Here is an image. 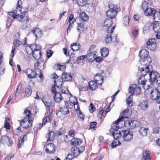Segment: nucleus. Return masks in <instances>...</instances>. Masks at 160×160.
Returning a JSON list of instances; mask_svg holds the SVG:
<instances>
[{
    "mask_svg": "<svg viewBox=\"0 0 160 160\" xmlns=\"http://www.w3.org/2000/svg\"><path fill=\"white\" fill-rule=\"evenodd\" d=\"M32 93V90L30 86H27L25 89V94L24 97L26 98L30 96Z\"/></svg>",
    "mask_w": 160,
    "mask_h": 160,
    "instance_id": "obj_33",
    "label": "nucleus"
},
{
    "mask_svg": "<svg viewBox=\"0 0 160 160\" xmlns=\"http://www.w3.org/2000/svg\"><path fill=\"white\" fill-rule=\"evenodd\" d=\"M153 31L156 33H159L160 32V22H156L152 24Z\"/></svg>",
    "mask_w": 160,
    "mask_h": 160,
    "instance_id": "obj_19",
    "label": "nucleus"
},
{
    "mask_svg": "<svg viewBox=\"0 0 160 160\" xmlns=\"http://www.w3.org/2000/svg\"><path fill=\"white\" fill-rule=\"evenodd\" d=\"M105 41L107 43H110L112 41L113 42H117V36L116 35L114 36L112 38L111 35L108 34L105 38Z\"/></svg>",
    "mask_w": 160,
    "mask_h": 160,
    "instance_id": "obj_25",
    "label": "nucleus"
},
{
    "mask_svg": "<svg viewBox=\"0 0 160 160\" xmlns=\"http://www.w3.org/2000/svg\"><path fill=\"white\" fill-rule=\"evenodd\" d=\"M143 160H150V153L148 150H145L143 153Z\"/></svg>",
    "mask_w": 160,
    "mask_h": 160,
    "instance_id": "obj_27",
    "label": "nucleus"
},
{
    "mask_svg": "<svg viewBox=\"0 0 160 160\" xmlns=\"http://www.w3.org/2000/svg\"><path fill=\"white\" fill-rule=\"evenodd\" d=\"M78 25L77 30L78 32L79 37L81 32L83 31L84 30L83 24L81 23H78Z\"/></svg>",
    "mask_w": 160,
    "mask_h": 160,
    "instance_id": "obj_38",
    "label": "nucleus"
},
{
    "mask_svg": "<svg viewBox=\"0 0 160 160\" xmlns=\"http://www.w3.org/2000/svg\"><path fill=\"white\" fill-rule=\"evenodd\" d=\"M26 52L28 54H30L31 53H32L33 51L32 50L31 47L30 46H27L26 48Z\"/></svg>",
    "mask_w": 160,
    "mask_h": 160,
    "instance_id": "obj_62",
    "label": "nucleus"
},
{
    "mask_svg": "<svg viewBox=\"0 0 160 160\" xmlns=\"http://www.w3.org/2000/svg\"><path fill=\"white\" fill-rule=\"evenodd\" d=\"M65 106L61 107L60 109V111L61 113L64 115L68 114L69 112L68 107L70 104L69 102L66 101L64 102Z\"/></svg>",
    "mask_w": 160,
    "mask_h": 160,
    "instance_id": "obj_15",
    "label": "nucleus"
},
{
    "mask_svg": "<svg viewBox=\"0 0 160 160\" xmlns=\"http://www.w3.org/2000/svg\"><path fill=\"white\" fill-rule=\"evenodd\" d=\"M22 1L20 0H18L17 3V6L16 8L17 10H15L12 12H9L8 14L9 15V18H12L13 19H17L19 17V13H24L25 14L26 13L23 8H22L20 7L22 4Z\"/></svg>",
    "mask_w": 160,
    "mask_h": 160,
    "instance_id": "obj_2",
    "label": "nucleus"
},
{
    "mask_svg": "<svg viewBox=\"0 0 160 160\" xmlns=\"http://www.w3.org/2000/svg\"><path fill=\"white\" fill-rule=\"evenodd\" d=\"M157 89L152 90L149 94V97L153 100H155L158 103H160V86Z\"/></svg>",
    "mask_w": 160,
    "mask_h": 160,
    "instance_id": "obj_4",
    "label": "nucleus"
},
{
    "mask_svg": "<svg viewBox=\"0 0 160 160\" xmlns=\"http://www.w3.org/2000/svg\"><path fill=\"white\" fill-rule=\"evenodd\" d=\"M21 131V128L20 127L13 130V132L16 135H19Z\"/></svg>",
    "mask_w": 160,
    "mask_h": 160,
    "instance_id": "obj_55",
    "label": "nucleus"
},
{
    "mask_svg": "<svg viewBox=\"0 0 160 160\" xmlns=\"http://www.w3.org/2000/svg\"><path fill=\"white\" fill-rule=\"evenodd\" d=\"M22 87V84L21 83H19L18 85L16 90V93H15L16 97H18L19 96L21 92Z\"/></svg>",
    "mask_w": 160,
    "mask_h": 160,
    "instance_id": "obj_36",
    "label": "nucleus"
},
{
    "mask_svg": "<svg viewBox=\"0 0 160 160\" xmlns=\"http://www.w3.org/2000/svg\"><path fill=\"white\" fill-rule=\"evenodd\" d=\"M94 79L98 85H101L103 82V77L100 73H97L95 76Z\"/></svg>",
    "mask_w": 160,
    "mask_h": 160,
    "instance_id": "obj_18",
    "label": "nucleus"
},
{
    "mask_svg": "<svg viewBox=\"0 0 160 160\" xmlns=\"http://www.w3.org/2000/svg\"><path fill=\"white\" fill-rule=\"evenodd\" d=\"M86 58L88 61L92 62L96 58V54L89 52L88 55H86Z\"/></svg>",
    "mask_w": 160,
    "mask_h": 160,
    "instance_id": "obj_31",
    "label": "nucleus"
},
{
    "mask_svg": "<svg viewBox=\"0 0 160 160\" xmlns=\"http://www.w3.org/2000/svg\"><path fill=\"white\" fill-rule=\"evenodd\" d=\"M73 15V14H71L69 16V19L68 20V22L69 24H72L74 22Z\"/></svg>",
    "mask_w": 160,
    "mask_h": 160,
    "instance_id": "obj_60",
    "label": "nucleus"
},
{
    "mask_svg": "<svg viewBox=\"0 0 160 160\" xmlns=\"http://www.w3.org/2000/svg\"><path fill=\"white\" fill-rule=\"evenodd\" d=\"M123 135L122 139L124 142H129L131 141L133 135L132 133L129 130H126L122 131Z\"/></svg>",
    "mask_w": 160,
    "mask_h": 160,
    "instance_id": "obj_10",
    "label": "nucleus"
},
{
    "mask_svg": "<svg viewBox=\"0 0 160 160\" xmlns=\"http://www.w3.org/2000/svg\"><path fill=\"white\" fill-rule=\"evenodd\" d=\"M129 110L128 109H126L124 110L123 112L122 113V116L121 118H121V119L120 121V122L122 121V120L123 118H128V112Z\"/></svg>",
    "mask_w": 160,
    "mask_h": 160,
    "instance_id": "obj_51",
    "label": "nucleus"
},
{
    "mask_svg": "<svg viewBox=\"0 0 160 160\" xmlns=\"http://www.w3.org/2000/svg\"><path fill=\"white\" fill-rule=\"evenodd\" d=\"M42 101L45 105L48 108L53 107L55 103L53 102H51L50 97L47 96L43 97Z\"/></svg>",
    "mask_w": 160,
    "mask_h": 160,
    "instance_id": "obj_12",
    "label": "nucleus"
},
{
    "mask_svg": "<svg viewBox=\"0 0 160 160\" xmlns=\"http://www.w3.org/2000/svg\"><path fill=\"white\" fill-rule=\"evenodd\" d=\"M148 52L146 49L141 50L139 52V55L141 59H143L148 57Z\"/></svg>",
    "mask_w": 160,
    "mask_h": 160,
    "instance_id": "obj_22",
    "label": "nucleus"
},
{
    "mask_svg": "<svg viewBox=\"0 0 160 160\" xmlns=\"http://www.w3.org/2000/svg\"><path fill=\"white\" fill-rule=\"evenodd\" d=\"M86 55H82L77 58V62L78 64L80 65H83L85 62V59L86 58Z\"/></svg>",
    "mask_w": 160,
    "mask_h": 160,
    "instance_id": "obj_26",
    "label": "nucleus"
},
{
    "mask_svg": "<svg viewBox=\"0 0 160 160\" xmlns=\"http://www.w3.org/2000/svg\"><path fill=\"white\" fill-rule=\"evenodd\" d=\"M128 90L131 95H138L140 92L141 88L136 84H133L129 87Z\"/></svg>",
    "mask_w": 160,
    "mask_h": 160,
    "instance_id": "obj_9",
    "label": "nucleus"
},
{
    "mask_svg": "<svg viewBox=\"0 0 160 160\" xmlns=\"http://www.w3.org/2000/svg\"><path fill=\"white\" fill-rule=\"evenodd\" d=\"M88 108L90 112H93L95 110V108L92 103L90 104Z\"/></svg>",
    "mask_w": 160,
    "mask_h": 160,
    "instance_id": "obj_56",
    "label": "nucleus"
},
{
    "mask_svg": "<svg viewBox=\"0 0 160 160\" xmlns=\"http://www.w3.org/2000/svg\"><path fill=\"white\" fill-rule=\"evenodd\" d=\"M148 128L142 127L140 129L139 132L141 135L145 136L147 135L148 133Z\"/></svg>",
    "mask_w": 160,
    "mask_h": 160,
    "instance_id": "obj_40",
    "label": "nucleus"
},
{
    "mask_svg": "<svg viewBox=\"0 0 160 160\" xmlns=\"http://www.w3.org/2000/svg\"><path fill=\"white\" fill-rule=\"evenodd\" d=\"M74 154L72 153L69 154L67 157L64 160H72L75 157Z\"/></svg>",
    "mask_w": 160,
    "mask_h": 160,
    "instance_id": "obj_61",
    "label": "nucleus"
},
{
    "mask_svg": "<svg viewBox=\"0 0 160 160\" xmlns=\"http://www.w3.org/2000/svg\"><path fill=\"white\" fill-rule=\"evenodd\" d=\"M71 47L73 51H78L80 49V45L79 43L78 45L77 43H75L72 45Z\"/></svg>",
    "mask_w": 160,
    "mask_h": 160,
    "instance_id": "obj_39",
    "label": "nucleus"
},
{
    "mask_svg": "<svg viewBox=\"0 0 160 160\" xmlns=\"http://www.w3.org/2000/svg\"><path fill=\"white\" fill-rule=\"evenodd\" d=\"M71 144L74 146L79 145L82 143V141L80 139L73 138L71 141Z\"/></svg>",
    "mask_w": 160,
    "mask_h": 160,
    "instance_id": "obj_34",
    "label": "nucleus"
},
{
    "mask_svg": "<svg viewBox=\"0 0 160 160\" xmlns=\"http://www.w3.org/2000/svg\"><path fill=\"white\" fill-rule=\"evenodd\" d=\"M32 54L33 57L37 60L40 58L41 55V52L40 49L33 51Z\"/></svg>",
    "mask_w": 160,
    "mask_h": 160,
    "instance_id": "obj_29",
    "label": "nucleus"
},
{
    "mask_svg": "<svg viewBox=\"0 0 160 160\" xmlns=\"http://www.w3.org/2000/svg\"><path fill=\"white\" fill-rule=\"evenodd\" d=\"M139 30L137 27H135L132 32V37L133 36L134 38H135L138 34Z\"/></svg>",
    "mask_w": 160,
    "mask_h": 160,
    "instance_id": "obj_47",
    "label": "nucleus"
},
{
    "mask_svg": "<svg viewBox=\"0 0 160 160\" xmlns=\"http://www.w3.org/2000/svg\"><path fill=\"white\" fill-rule=\"evenodd\" d=\"M24 112L26 116L25 118L27 117V118L28 119H30V118L31 117L32 114L30 111L29 110H26Z\"/></svg>",
    "mask_w": 160,
    "mask_h": 160,
    "instance_id": "obj_57",
    "label": "nucleus"
},
{
    "mask_svg": "<svg viewBox=\"0 0 160 160\" xmlns=\"http://www.w3.org/2000/svg\"><path fill=\"white\" fill-rule=\"evenodd\" d=\"M31 47L33 52V51L37 50L40 49V48L39 45H37L36 44L34 43L33 44L31 45L30 46Z\"/></svg>",
    "mask_w": 160,
    "mask_h": 160,
    "instance_id": "obj_48",
    "label": "nucleus"
},
{
    "mask_svg": "<svg viewBox=\"0 0 160 160\" xmlns=\"http://www.w3.org/2000/svg\"><path fill=\"white\" fill-rule=\"evenodd\" d=\"M79 18L84 22L87 21L89 18L88 15L84 12L80 13L79 14Z\"/></svg>",
    "mask_w": 160,
    "mask_h": 160,
    "instance_id": "obj_35",
    "label": "nucleus"
},
{
    "mask_svg": "<svg viewBox=\"0 0 160 160\" xmlns=\"http://www.w3.org/2000/svg\"><path fill=\"white\" fill-rule=\"evenodd\" d=\"M109 9L106 12L107 16L110 18H113L117 15L118 7L116 5L110 4L109 6Z\"/></svg>",
    "mask_w": 160,
    "mask_h": 160,
    "instance_id": "obj_6",
    "label": "nucleus"
},
{
    "mask_svg": "<svg viewBox=\"0 0 160 160\" xmlns=\"http://www.w3.org/2000/svg\"><path fill=\"white\" fill-rule=\"evenodd\" d=\"M148 102L146 100L143 101L142 102L140 103L139 105V106L141 109L143 110H145L147 109L148 107Z\"/></svg>",
    "mask_w": 160,
    "mask_h": 160,
    "instance_id": "obj_32",
    "label": "nucleus"
},
{
    "mask_svg": "<svg viewBox=\"0 0 160 160\" xmlns=\"http://www.w3.org/2000/svg\"><path fill=\"white\" fill-rule=\"evenodd\" d=\"M156 41L155 39H150L147 42L146 45L148 48L151 50H154L156 48Z\"/></svg>",
    "mask_w": 160,
    "mask_h": 160,
    "instance_id": "obj_14",
    "label": "nucleus"
},
{
    "mask_svg": "<svg viewBox=\"0 0 160 160\" xmlns=\"http://www.w3.org/2000/svg\"><path fill=\"white\" fill-rule=\"evenodd\" d=\"M53 98L55 102H59L63 99V97L61 92H57L55 94Z\"/></svg>",
    "mask_w": 160,
    "mask_h": 160,
    "instance_id": "obj_23",
    "label": "nucleus"
},
{
    "mask_svg": "<svg viewBox=\"0 0 160 160\" xmlns=\"http://www.w3.org/2000/svg\"><path fill=\"white\" fill-rule=\"evenodd\" d=\"M54 82L55 85L58 88H59L61 86L62 83V81L60 80H54Z\"/></svg>",
    "mask_w": 160,
    "mask_h": 160,
    "instance_id": "obj_58",
    "label": "nucleus"
},
{
    "mask_svg": "<svg viewBox=\"0 0 160 160\" xmlns=\"http://www.w3.org/2000/svg\"><path fill=\"white\" fill-rule=\"evenodd\" d=\"M37 72H38V73L34 70L30 68H28L26 70L25 73L28 78L30 79H33L36 78L38 75L41 79H43V77L41 70L39 69H38Z\"/></svg>",
    "mask_w": 160,
    "mask_h": 160,
    "instance_id": "obj_3",
    "label": "nucleus"
},
{
    "mask_svg": "<svg viewBox=\"0 0 160 160\" xmlns=\"http://www.w3.org/2000/svg\"><path fill=\"white\" fill-rule=\"evenodd\" d=\"M98 83L94 81H91L89 82V88L90 89L93 91L98 88Z\"/></svg>",
    "mask_w": 160,
    "mask_h": 160,
    "instance_id": "obj_24",
    "label": "nucleus"
},
{
    "mask_svg": "<svg viewBox=\"0 0 160 160\" xmlns=\"http://www.w3.org/2000/svg\"><path fill=\"white\" fill-rule=\"evenodd\" d=\"M50 117L48 116H46L42 120V126L43 125H45L47 122H48L50 121Z\"/></svg>",
    "mask_w": 160,
    "mask_h": 160,
    "instance_id": "obj_59",
    "label": "nucleus"
},
{
    "mask_svg": "<svg viewBox=\"0 0 160 160\" xmlns=\"http://www.w3.org/2000/svg\"><path fill=\"white\" fill-rule=\"evenodd\" d=\"M55 151V146L53 143H49L46 146V151L47 153L53 154Z\"/></svg>",
    "mask_w": 160,
    "mask_h": 160,
    "instance_id": "obj_16",
    "label": "nucleus"
},
{
    "mask_svg": "<svg viewBox=\"0 0 160 160\" xmlns=\"http://www.w3.org/2000/svg\"><path fill=\"white\" fill-rule=\"evenodd\" d=\"M26 136V134L24 135L21 136L19 139V144L18 147L19 148H21L22 146L24 143V138Z\"/></svg>",
    "mask_w": 160,
    "mask_h": 160,
    "instance_id": "obj_44",
    "label": "nucleus"
},
{
    "mask_svg": "<svg viewBox=\"0 0 160 160\" xmlns=\"http://www.w3.org/2000/svg\"><path fill=\"white\" fill-rule=\"evenodd\" d=\"M77 113L81 119L83 120L84 119V116L80 111H78V112H77Z\"/></svg>",
    "mask_w": 160,
    "mask_h": 160,
    "instance_id": "obj_64",
    "label": "nucleus"
},
{
    "mask_svg": "<svg viewBox=\"0 0 160 160\" xmlns=\"http://www.w3.org/2000/svg\"><path fill=\"white\" fill-rule=\"evenodd\" d=\"M155 22H160V9L159 11H157L155 14Z\"/></svg>",
    "mask_w": 160,
    "mask_h": 160,
    "instance_id": "obj_50",
    "label": "nucleus"
},
{
    "mask_svg": "<svg viewBox=\"0 0 160 160\" xmlns=\"http://www.w3.org/2000/svg\"><path fill=\"white\" fill-rule=\"evenodd\" d=\"M102 55L104 57H107L109 54L108 49L106 48H104L101 49Z\"/></svg>",
    "mask_w": 160,
    "mask_h": 160,
    "instance_id": "obj_43",
    "label": "nucleus"
},
{
    "mask_svg": "<svg viewBox=\"0 0 160 160\" xmlns=\"http://www.w3.org/2000/svg\"><path fill=\"white\" fill-rule=\"evenodd\" d=\"M55 136V134L53 132L49 131L48 133L47 134L46 137L47 141H51L53 139Z\"/></svg>",
    "mask_w": 160,
    "mask_h": 160,
    "instance_id": "obj_30",
    "label": "nucleus"
},
{
    "mask_svg": "<svg viewBox=\"0 0 160 160\" xmlns=\"http://www.w3.org/2000/svg\"><path fill=\"white\" fill-rule=\"evenodd\" d=\"M53 53V52L51 50H48L47 51V56L48 58H50Z\"/></svg>",
    "mask_w": 160,
    "mask_h": 160,
    "instance_id": "obj_63",
    "label": "nucleus"
},
{
    "mask_svg": "<svg viewBox=\"0 0 160 160\" xmlns=\"http://www.w3.org/2000/svg\"><path fill=\"white\" fill-rule=\"evenodd\" d=\"M156 12L154 9L150 8H148L144 11V13L145 15L148 16H152L154 21L155 18V14Z\"/></svg>",
    "mask_w": 160,
    "mask_h": 160,
    "instance_id": "obj_17",
    "label": "nucleus"
},
{
    "mask_svg": "<svg viewBox=\"0 0 160 160\" xmlns=\"http://www.w3.org/2000/svg\"><path fill=\"white\" fill-rule=\"evenodd\" d=\"M129 19L128 16H126L123 18V24L125 26H127L129 24Z\"/></svg>",
    "mask_w": 160,
    "mask_h": 160,
    "instance_id": "obj_52",
    "label": "nucleus"
},
{
    "mask_svg": "<svg viewBox=\"0 0 160 160\" xmlns=\"http://www.w3.org/2000/svg\"><path fill=\"white\" fill-rule=\"evenodd\" d=\"M75 99V101L73 102L74 107L75 109L76 110L77 112H78V111H80V108L79 107L78 104L77 100Z\"/></svg>",
    "mask_w": 160,
    "mask_h": 160,
    "instance_id": "obj_53",
    "label": "nucleus"
},
{
    "mask_svg": "<svg viewBox=\"0 0 160 160\" xmlns=\"http://www.w3.org/2000/svg\"><path fill=\"white\" fill-rule=\"evenodd\" d=\"M148 3L145 1H143L141 5V8L143 10L146 9L148 8Z\"/></svg>",
    "mask_w": 160,
    "mask_h": 160,
    "instance_id": "obj_54",
    "label": "nucleus"
},
{
    "mask_svg": "<svg viewBox=\"0 0 160 160\" xmlns=\"http://www.w3.org/2000/svg\"><path fill=\"white\" fill-rule=\"evenodd\" d=\"M27 118H24L20 122L21 125L24 128H27L32 125V121L30 119H28Z\"/></svg>",
    "mask_w": 160,
    "mask_h": 160,
    "instance_id": "obj_11",
    "label": "nucleus"
},
{
    "mask_svg": "<svg viewBox=\"0 0 160 160\" xmlns=\"http://www.w3.org/2000/svg\"><path fill=\"white\" fill-rule=\"evenodd\" d=\"M72 152L73 154H74L75 156H77L79 153V148L77 147H74L71 148Z\"/></svg>",
    "mask_w": 160,
    "mask_h": 160,
    "instance_id": "obj_42",
    "label": "nucleus"
},
{
    "mask_svg": "<svg viewBox=\"0 0 160 160\" xmlns=\"http://www.w3.org/2000/svg\"><path fill=\"white\" fill-rule=\"evenodd\" d=\"M98 50L96 46L93 45L90 47L89 52L96 54L98 52Z\"/></svg>",
    "mask_w": 160,
    "mask_h": 160,
    "instance_id": "obj_41",
    "label": "nucleus"
},
{
    "mask_svg": "<svg viewBox=\"0 0 160 160\" xmlns=\"http://www.w3.org/2000/svg\"><path fill=\"white\" fill-rule=\"evenodd\" d=\"M121 118H118L117 121H115L112 124V128L115 130L112 133V136L114 139H118L121 137L122 133L121 132L117 130L120 128V127L118 125L121 120Z\"/></svg>",
    "mask_w": 160,
    "mask_h": 160,
    "instance_id": "obj_5",
    "label": "nucleus"
},
{
    "mask_svg": "<svg viewBox=\"0 0 160 160\" xmlns=\"http://www.w3.org/2000/svg\"><path fill=\"white\" fill-rule=\"evenodd\" d=\"M87 2V0H78L77 3L80 6L82 7L85 5Z\"/></svg>",
    "mask_w": 160,
    "mask_h": 160,
    "instance_id": "obj_49",
    "label": "nucleus"
},
{
    "mask_svg": "<svg viewBox=\"0 0 160 160\" xmlns=\"http://www.w3.org/2000/svg\"><path fill=\"white\" fill-rule=\"evenodd\" d=\"M20 13V19H19V20L21 22H26L28 21V19L27 17L25 15L26 13H25V14H24V13Z\"/></svg>",
    "mask_w": 160,
    "mask_h": 160,
    "instance_id": "obj_37",
    "label": "nucleus"
},
{
    "mask_svg": "<svg viewBox=\"0 0 160 160\" xmlns=\"http://www.w3.org/2000/svg\"><path fill=\"white\" fill-rule=\"evenodd\" d=\"M133 95H131L128 98L127 100V102L128 105L130 106L131 107L133 105V99H132Z\"/></svg>",
    "mask_w": 160,
    "mask_h": 160,
    "instance_id": "obj_46",
    "label": "nucleus"
},
{
    "mask_svg": "<svg viewBox=\"0 0 160 160\" xmlns=\"http://www.w3.org/2000/svg\"><path fill=\"white\" fill-rule=\"evenodd\" d=\"M0 141L2 143L6 144L8 146H11L13 143L11 138L6 135L2 136Z\"/></svg>",
    "mask_w": 160,
    "mask_h": 160,
    "instance_id": "obj_13",
    "label": "nucleus"
},
{
    "mask_svg": "<svg viewBox=\"0 0 160 160\" xmlns=\"http://www.w3.org/2000/svg\"><path fill=\"white\" fill-rule=\"evenodd\" d=\"M151 59L149 57H148L143 59H141L140 62L142 65H146L150 63L151 62Z\"/></svg>",
    "mask_w": 160,
    "mask_h": 160,
    "instance_id": "obj_28",
    "label": "nucleus"
},
{
    "mask_svg": "<svg viewBox=\"0 0 160 160\" xmlns=\"http://www.w3.org/2000/svg\"><path fill=\"white\" fill-rule=\"evenodd\" d=\"M62 79L64 81H70L72 79L71 74L64 72L62 74Z\"/></svg>",
    "mask_w": 160,
    "mask_h": 160,
    "instance_id": "obj_20",
    "label": "nucleus"
},
{
    "mask_svg": "<svg viewBox=\"0 0 160 160\" xmlns=\"http://www.w3.org/2000/svg\"><path fill=\"white\" fill-rule=\"evenodd\" d=\"M141 72L142 74L141 77L138 80V83L140 85H143V87L145 88L146 85V80L144 78L145 76L147 74V73L150 72L149 76L150 81L152 82H155L156 84H160V75L158 72L156 71H152V67L151 65H149L146 67L144 69L143 68H141Z\"/></svg>",
    "mask_w": 160,
    "mask_h": 160,
    "instance_id": "obj_1",
    "label": "nucleus"
},
{
    "mask_svg": "<svg viewBox=\"0 0 160 160\" xmlns=\"http://www.w3.org/2000/svg\"><path fill=\"white\" fill-rule=\"evenodd\" d=\"M112 20L110 19H107L104 22L103 27L107 29L108 33H112L114 30L115 27L112 26Z\"/></svg>",
    "mask_w": 160,
    "mask_h": 160,
    "instance_id": "obj_7",
    "label": "nucleus"
},
{
    "mask_svg": "<svg viewBox=\"0 0 160 160\" xmlns=\"http://www.w3.org/2000/svg\"><path fill=\"white\" fill-rule=\"evenodd\" d=\"M124 126L130 129H132L139 125V122L136 120H129L124 122Z\"/></svg>",
    "mask_w": 160,
    "mask_h": 160,
    "instance_id": "obj_8",
    "label": "nucleus"
},
{
    "mask_svg": "<svg viewBox=\"0 0 160 160\" xmlns=\"http://www.w3.org/2000/svg\"><path fill=\"white\" fill-rule=\"evenodd\" d=\"M121 144L120 141L118 139H115L111 143V146L112 148H114L116 146L120 145Z\"/></svg>",
    "mask_w": 160,
    "mask_h": 160,
    "instance_id": "obj_45",
    "label": "nucleus"
},
{
    "mask_svg": "<svg viewBox=\"0 0 160 160\" xmlns=\"http://www.w3.org/2000/svg\"><path fill=\"white\" fill-rule=\"evenodd\" d=\"M32 33L34 34L37 38H39L42 35V31L39 28H36L32 31Z\"/></svg>",
    "mask_w": 160,
    "mask_h": 160,
    "instance_id": "obj_21",
    "label": "nucleus"
}]
</instances>
